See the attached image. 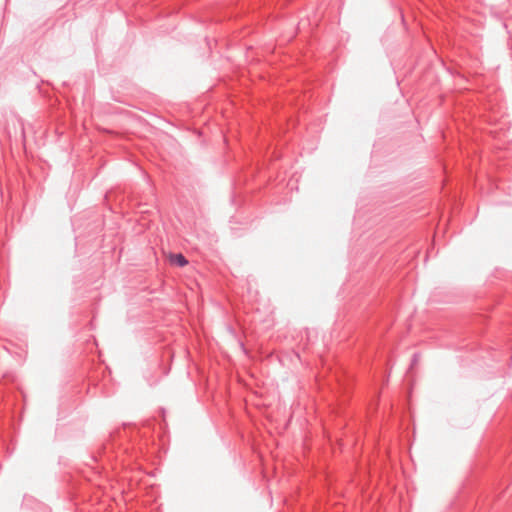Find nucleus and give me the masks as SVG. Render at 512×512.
Wrapping results in <instances>:
<instances>
[{
    "mask_svg": "<svg viewBox=\"0 0 512 512\" xmlns=\"http://www.w3.org/2000/svg\"><path fill=\"white\" fill-rule=\"evenodd\" d=\"M171 262L179 267H184L188 264V260L182 254H175L171 257Z\"/></svg>",
    "mask_w": 512,
    "mask_h": 512,
    "instance_id": "1",
    "label": "nucleus"
}]
</instances>
